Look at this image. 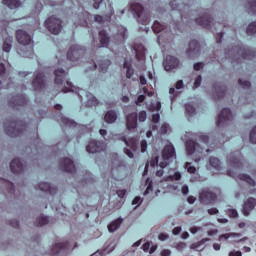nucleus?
Returning <instances> with one entry per match:
<instances>
[{
  "label": "nucleus",
  "instance_id": "obj_1",
  "mask_svg": "<svg viewBox=\"0 0 256 256\" xmlns=\"http://www.w3.org/2000/svg\"><path fill=\"white\" fill-rule=\"evenodd\" d=\"M174 159V146H171V144L164 146V149L162 150V162H159V157H154V159H151V161L146 164L144 167V176H146V173L148 172V166L156 167L159 166V168H166V166L169 165L171 160Z\"/></svg>",
  "mask_w": 256,
  "mask_h": 256
},
{
  "label": "nucleus",
  "instance_id": "obj_57",
  "mask_svg": "<svg viewBox=\"0 0 256 256\" xmlns=\"http://www.w3.org/2000/svg\"><path fill=\"white\" fill-rule=\"evenodd\" d=\"M225 96V87H220L218 90V98H223Z\"/></svg>",
  "mask_w": 256,
  "mask_h": 256
},
{
  "label": "nucleus",
  "instance_id": "obj_25",
  "mask_svg": "<svg viewBox=\"0 0 256 256\" xmlns=\"http://www.w3.org/2000/svg\"><path fill=\"white\" fill-rule=\"evenodd\" d=\"M97 67L100 68V73H106L107 67H110V60H100L98 61V64H95V61H92V67H90V70H95Z\"/></svg>",
  "mask_w": 256,
  "mask_h": 256
},
{
  "label": "nucleus",
  "instance_id": "obj_42",
  "mask_svg": "<svg viewBox=\"0 0 256 256\" xmlns=\"http://www.w3.org/2000/svg\"><path fill=\"white\" fill-rule=\"evenodd\" d=\"M142 249H144V252H147L149 254H154L156 251V247L151 246V242H146L144 245H142Z\"/></svg>",
  "mask_w": 256,
  "mask_h": 256
},
{
  "label": "nucleus",
  "instance_id": "obj_10",
  "mask_svg": "<svg viewBox=\"0 0 256 256\" xmlns=\"http://www.w3.org/2000/svg\"><path fill=\"white\" fill-rule=\"evenodd\" d=\"M44 26L46 27V30H48L49 33H52L53 35H59L61 32V20L54 16L46 18Z\"/></svg>",
  "mask_w": 256,
  "mask_h": 256
},
{
  "label": "nucleus",
  "instance_id": "obj_4",
  "mask_svg": "<svg viewBox=\"0 0 256 256\" xmlns=\"http://www.w3.org/2000/svg\"><path fill=\"white\" fill-rule=\"evenodd\" d=\"M24 131H26V123H23V121L15 120L8 122L6 125V135H8V137H21Z\"/></svg>",
  "mask_w": 256,
  "mask_h": 256
},
{
  "label": "nucleus",
  "instance_id": "obj_36",
  "mask_svg": "<svg viewBox=\"0 0 256 256\" xmlns=\"http://www.w3.org/2000/svg\"><path fill=\"white\" fill-rule=\"evenodd\" d=\"M123 69H126V78L131 79L133 77V68L131 63L123 62Z\"/></svg>",
  "mask_w": 256,
  "mask_h": 256
},
{
  "label": "nucleus",
  "instance_id": "obj_12",
  "mask_svg": "<svg viewBox=\"0 0 256 256\" xmlns=\"http://www.w3.org/2000/svg\"><path fill=\"white\" fill-rule=\"evenodd\" d=\"M233 120V113L230 112L229 108H223L218 114V121H215V125L218 127H223L229 121Z\"/></svg>",
  "mask_w": 256,
  "mask_h": 256
},
{
  "label": "nucleus",
  "instance_id": "obj_54",
  "mask_svg": "<svg viewBox=\"0 0 256 256\" xmlns=\"http://www.w3.org/2000/svg\"><path fill=\"white\" fill-rule=\"evenodd\" d=\"M167 130H168V125L164 124L162 125V127L159 128V134L165 135Z\"/></svg>",
  "mask_w": 256,
  "mask_h": 256
},
{
  "label": "nucleus",
  "instance_id": "obj_55",
  "mask_svg": "<svg viewBox=\"0 0 256 256\" xmlns=\"http://www.w3.org/2000/svg\"><path fill=\"white\" fill-rule=\"evenodd\" d=\"M201 82H202V76H197V78L195 79L194 88L197 89V87H200Z\"/></svg>",
  "mask_w": 256,
  "mask_h": 256
},
{
  "label": "nucleus",
  "instance_id": "obj_46",
  "mask_svg": "<svg viewBox=\"0 0 256 256\" xmlns=\"http://www.w3.org/2000/svg\"><path fill=\"white\" fill-rule=\"evenodd\" d=\"M184 169H187V173H190V174H195V172H196L195 166H191V163H189V162L184 164Z\"/></svg>",
  "mask_w": 256,
  "mask_h": 256
},
{
  "label": "nucleus",
  "instance_id": "obj_50",
  "mask_svg": "<svg viewBox=\"0 0 256 256\" xmlns=\"http://www.w3.org/2000/svg\"><path fill=\"white\" fill-rule=\"evenodd\" d=\"M235 236L234 233H226V234H222L218 237L219 241H223V240H228L230 237Z\"/></svg>",
  "mask_w": 256,
  "mask_h": 256
},
{
  "label": "nucleus",
  "instance_id": "obj_43",
  "mask_svg": "<svg viewBox=\"0 0 256 256\" xmlns=\"http://www.w3.org/2000/svg\"><path fill=\"white\" fill-rule=\"evenodd\" d=\"M246 34L248 36L256 34V22H251V24H248V27L246 28Z\"/></svg>",
  "mask_w": 256,
  "mask_h": 256
},
{
  "label": "nucleus",
  "instance_id": "obj_47",
  "mask_svg": "<svg viewBox=\"0 0 256 256\" xmlns=\"http://www.w3.org/2000/svg\"><path fill=\"white\" fill-rule=\"evenodd\" d=\"M238 85H241V88L243 89H248L249 87H251V82L238 79Z\"/></svg>",
  "mask_w": 256,
  "mask_h": 256
},
{
  "label": "nucleus",
  "instance_id": "obj_53",
  "mask_svg": "<svg viewBox=\"0 0 256 256\" xmlns=\"http://www.w3.org/2000/svg\"><path fill=\"white\" fill-rule=\"evenodd\" d=\"M6 187L8 188V193L13 194V191H14L13 182L6 180Z\"/></svg>",
  "mask_w": 256,
  "mask_h": 256
},
{
  "label": "nucleus",
  "instance_id": "obj_56",
  "mask_svg": "<svg viewBox=\"0 0 256 256\" xmlns=\"http://www.w3.org/2000/svg\"><path fill=\"white\" fill-rule=\"evenodd\" d=\"M184 247H187V245H185L183 242H179V243H177L176 246H174V248H176L177 251H182L184 249Z\"/></svg>",
  "mask_w": 256,
  "mask_h": 256
},
{
  "label": "nucleus",
  "instance_id": "obj_21",
  "mask_svg": "<svg viewBox=\"0 0 256 256\" xmlns=\"http://www.w3.org/2000/svg\"><path fill=\"white\" fill-rule=\"evenodd\" d=\"M45 77L44 73H38L36 74V77L34 78V81L31 82L32 87H34V91H41L45 87Z\"/></svg>",
  "mask_w": 256,
  "mask_h": 256
},
{
  "label": "nucleus",
  "instance_id": "obj_18",
  "mask_svg": "<svg viewBox=\"0 0 256 256\" xmlns=\"http://www.w3.org/2000/svg\"><path fill=\"white\" fill-rule=\"evenodd\" d=\"M242 156L238 152L228 155V165H231L234 169H240L242 166Z\"/></svg>",
  "mask_w": 256,
  "mask_h": 256
},
{
  "label": "nucleus",
  "instance_id": "obj_14",
  "mask_svg": "<svg viewBox=\"0 0 256 256\" xmlns=\"http://www.w3.org/2000/svg\"><path fill=\"white\" fill-rule=\"evenodd\" d=\"M238 55L241 56V59L251 61L253 58L256 57V51L246 48L244 46H240L234 49Z\"/></svg>",
  "mask_w": 256,
  "mask_h": 256
},
{
  "label": "nucleus",
  "instance_id": "obj_40",
  "mask_svg": "<svg viewBox=\"0 0 256 256\" xmlns=\"http://www.w3.org/2000/svg\"><path fill=\"white\" fill-rule=\"evenodd\" d=\"M99 102H97V98L92 96V94L87 95V107H96Z\"/></svg>",
  "mask_w": 256,
  "mask_h": 256
},
{
  "label": "nucleus",
  "instance_id": "obj_5",
  "mask_svg": "<svg viewBox=\"0 0 256 256\" xmlns=\"http://www.w3.org/2000/svg\"><path fill=\"white\" fill-rule=\"evenodd\" d=\"M196 200L200 201V204L202 205H212L217 200V195L211 191L208 190H202L200 192L199 198H195V196H188L187 197V203L193 204Z\"/></svg>",
  "mask_w": 256,
  "mask_h": 256
},
{
  "label": "nucleus",
  "instance_id": "obj_8",
  "mask_svg": "<svg viewBox=\"0 0 256 256\" xmlns=\"http://www.w3.org/2000/svg\"><path fill=\"white\" fill-rule=\"evenodd\" d=\"M16 41H18V44L23 45V47H25L28 52L33 51V41L31 40V35H28L26 31H16Z\"/></svg>",
  "mask_w": 256,
  "mask_h": 256
},
{
  "label": "nucleus",
  "instance_id": "obj_33",
  "mask_svg": "<svg viewBox=\"0 0 256 256\" xmlns=\"http://www.w3.org/2000/svg\"><path fill=\"white\" fill-rule=\"evenodd\" d=\"M248 14L256 16V1H248L246 3Z\"/></svg>",
  "mask_w": 256,
  "mask_h": 256
},
{
  "label": "nucleus",
  "instance_id": "obj_34",
  "mask_svg": "<svg viewBox=\"0 0 256 256\" xmlns=\"http://www.w3.org/2000/svg\"><path fill=\"white\" fill-rule=\"evenodd\" d=\"M3 5H6L8 9L14 10L18 9V7H21V1H4Z\"/></svg>",
  "mask_w": 256,
  "mask_h": 256
},
{
  "label": "nucleus",
  "instance_id": "obj_44",
  "mask_svg": "<svg viewBox=\"0 0 256 256\" xmlns=\"http://www.w3.org/2000/svg\"><path fill=\"white\" fill-rule=\"evenodd\" d=\"M210 167H213V169L220 171V160L215 157H210Z\"/></svg>",
  "mask_w": 256,
  "mask_h": 256
},
{
  "label": "nucleus",
  "instance_id": "obj_41",
  "mask_svg": "<svg viewBox=\"0 0 256 256\" xmlns=\"http://www.w3.org/2000/svg\"><path fill=\"white\" fill-rule=\"evenodd\" d=\"M184 111H186L187 116H195L196 114V110L195 107L192 106L191 104H184Z\"/></svg>",
  "mask_w": 256,
  "mask_h": 256
},
{
  "label": "nucleus",
  "instance_id": "obj_60",
  "mask_svg": "<svg viewBox=\"0 0 256 256\" xmlns=\"http://www.w3.org/2000/svg\"><path fill=\"white\" fill-rule=\"evenodd\" d=\"M147 143L146 140H141V153H146Z\"/></svg>",
  "mask_w": 256,
  "mask_h": 256
},
{
  "label": "nucleus",
  "instance_id": "obj_49",
  "mask_svg": "<svg viewBox=\"0 0 256 256\" xmlns=\"http://www.w3.org/2000/svg\"><path fill=\"white\" fill-rule=\"evenodd\" d=\"M152 185H151V179L146 178V191H144V195H148V192H151Z\"/></svg>",
  "mask_w": 256,
  "mask_h": 256
},
{
  "label": "nucleus",
  "instance_id": "obj_52",
  "mask_svg": "<svg viewBox=\"0 0 256 256\" xmlns=\"http://www.w3.org/2000/svg\"><path fill=\"white\" fill-rule=\"evenodd\" d=\"M146 100V96L138 95L136 98V106H141V103Z\"/></svg>",
  "mask_w": 256,
  "mask_h": 256
},
{
  "label": "nucleus",
  "instance_id": "obj_35",
  "mask_svg": "<svg viewBox=\"0 0 256 256\" xmlns=\"http://www.w3.org/2000/svg\"><path fill=\"white\" fill-rule=\"evenodd\" d=\"M165 27L163 24L159 23V21H154V24L151 25V30L154 31V33L159 34L162 31H164Z\"/></svg>",
  "mask_w": 256,
  "mask_h": 256
},
{
  "label": "nucleus",
  "instance_id": "obj_62",
  "mask_svg": "<svg viewBox=\"0 0 256 256\" xmlns=\"http://www.w3.org/2000/svg\"><path fill=\"white\" fill-rule=\"evenodd\" d=\"M116 194L118 195V198L125 197V190H118L116 191Z\"/></svg>",
  "mask_w": 256,
  "mask_h": 256
},
{
  "label": "nucleus",
  "instance_id": "obj_30",
  "mask_svg": "<svg viewBox=\"0 0 256 256\" xmlns=\"http://www.w3.org/2000/svg\"><path fill=\"white\" fill-rule=\"evenodd\" d=\"M117 119H118V114L115 113V111L110 110L105 113V117H104L105 123L111 124V123H114L115 120Z\"/></svg>",
  "mask_w": 256,
  "mask_h": 256
},
{
  "label": "nucleus",
  "instance_id": "obj_23",
  "mask_svg": "<svg viewBox=\"0 0 256 256\" xmlns=\"http://www.w3.org/2000/svg\"><path fill=\"white\" fill-rule=\"evenodd\" d=\"M57 122H59L60 124H62V126L67 128H77V122L69 120V118L62 116L61 113L57 114Z\"/></svg>",
  "mask_w": 256,
  "mask_h": 256
},
{
  "label": "nucleus",
  "instance_id": "obj_27",
  "mask_svg": "<svg viewBox=\"0 0 256 256\" xmlns=\"http://www.w3.org/2000/svg\"><path fill=\"white\" fill-rule=\"evenodd\" d=\"M99 36H100V43L95 44V48H106L107 44L110 43V38L107 37V34L105 33V31H100L99 32Z\"/></svg>",
  "mask_w": 256,
  "mask_h": 256
},
{
  "label": "nucleus",
  "instance_id": "obj_7",
  "mask_svg": "<svg viewBox=\"0 0 256 256\" xmlns=\"http://www.w3.org/2000/svg\"><path fill=\"white\" fill-rule=\"evenodd\" d=\"M146 121V111L133 112L126 116V129L128 131H133L137 127V122L143 123Z\"/></svg>",
  "mask_w": 256,
  "mask_h": 256
},
{
  "label": "nucleus",
  "instance_id": "obj_24",
  "mask_svg": "<svg viewBox=\"0 0 256 256\" xmlns=\"http://www.w3.org/2000/svg\"><path fill=\"white\" fill-rule=\"evenodd\" d=\"M254 207H256V199L254 198H248L246 202H243V216L248 217Z\"/></svg>",
  "mask_w": 256,
  "mask_h": 256
},
{
  "label": "nucleus",
  "instance_id": "obj_16",
  "mask_svg": "<svg viewBox=\"0 0 256 256\" xmlns=\"http://www.w3.org/2000/svg\"><path fill=\"white\" fill-rule=\"evenodd\" d=\"M8 104L11 105V107L13 108L26 107V105L28 104V100L26 99V95L18 94L16 96H13Z\"/></svg>",
  "mask_w": 256,
  "mask_h": 256
},
{
  "label": "nucleus",
  "instance_id": "obj_11",
  "mask_svg": "<svg viewBox=\"0 0 256 256\" xmlns=\"http://www.w3.org/2000/svg\"><path fill=\"white\" fill-rule=\"evenodd\" d=\"M77 248V243L75 245L69 244V242L54 244L52 248V256H64L67 251Z\"/></svg>",
  "mask_w": 256,
  "mask_h": 256
},
{
  "label": "nucleus",
  "instance_id": "obj_63",
  "mask_svg": "<svg viewBox=\"0 0 256 256\" xmlns=\"http://www.w3.org/2000/svg\"><path fill=\"white\" fill-rule=\"evenodd\" d=\"M208 215H217V209L216 208L208 209Z\"/></svg>",
  "mask_w": 256,
  "mask_h": 256
},
{
  "label": "nucleus",
  "instance_id": "obj_28",
  "mask_svg": "<svg viewBox=\"0 0 256 256\" xmlns=\"http://www.w3.org/2000/svg\"><path fill=\"white\" fill-rule=\"evenodd\" d=\"M200 53V43L197 40L190 41V48L187 49V55H197Z\"/></svg>",
  "mask_w": 256,
  "mask_h": 256
},
{
  "label": "nucleus",
  "instance_id": "obj_61",
  "mask_svg": "<svg viewBox=\"0 0 256 256\" xmlns=\"http://www.w3.org/2000/svg\"><path fill=\"white\" fill-rule=\"evenodd\" d=\"M228 256H242V253H241V251L233 250V251L228 253Z\"/></svg>",
  "mask_w": 256,
  "mask_h": 256
},
{
  "label": "nucleus",
  "instance_id": "obj_2",
  "mask_svg": "<svg viewBox=\"0 0 256 256\" xmlns=\"http://www.w3.org/2000/svg\"><path fill=\"white\" fill-rule=\"evenodd\" d=\"M130 11L133 15V18H136V20L138 21V24L146 26L148 25V22H150L151 15L150 13H148V10L141 6V4H131Z\"/></svg>",
  "mask_w": 256,
  "mask_h": 256
},
{
  "label": "nucleus",
  "instance_id": "obj_15",
  "mask_svg": "<svg viewBox=\"0 0 256 256\" xmlns=\"http://www.w3.org/2000/svg\"><path fill=\"white\" fill-rule=\"evenodd\" d=\"M186 150H187V155H192V154H195L196 152L197 153H202L204 151L206 153L210 152V149L203 150L200 147V144H197V142L192 141V140H187V142H186Z\"/></svg>",
  "mask_w": 256,
  "mask_h": 256
},
{
  "label": "nucleus",
  "instance_id": "obj_39",
  "mask_svg": "<svg viewBox=\"0 0 256 256\" xmlns=\"http://www.w3.org/2000/svg\"><path fill=\"white\" fill-rule=\"evenodd\" d=\"M10 43H13V38L12 37H6V40L3 41V52H10Z\"/></svg>",
  "mask_w": 256,
  "mask_h": 256
},
{
  "label": "nucleus",
  "instance_id": "obj_3",
  "mask_svg": "<svg viewBox=\"0 0 256 256\" xmlns=\"http://www.w3.org/2000/svg\"><path fill=\"white\" fill-rule=\"evenodd\" d=\"M63 83L64 88H62V93L74 92V86L72 85V82L67 81V72L62 69L54 70V84L61 85Z\"/></svg>",
  "mask_w": 256,
  "mask_h": 256
},
{
  "label": "nucleus",
  "instance_id": "obj_17",
  "mask_svg": "<svg viewBox=\"0 0 256 256\" xmlns=\"http://www.w3.org/2000/svg\"><path fill=\"white\" fill-rule=\"evenodd\" d=\"M59 167L62 168V171L69 174H74V171H76V167H74L72 159L69 158L59 159Z\"/></svg>",
  "mask_w": 256,
  "mask_h": 256
},
{
  "label": "nucleus",
  "instance_id": "obj_31",
  "mask_svg": "<svg viewBox=\"0 0 256 256\" xmlns=\"http://www.w3.org/2000/svg\"><path fill=\"white\" fill-rule=\"evenodd\" d=\"M110 17H113V10H110V13H108L105 16L95 15L94 20L95 23H103V22H110Z\"/></svg>",
  "mask_w": 256,
  "mask_h": 256
},
{
  "label": "nucleus",
  "instance_id": "obj_9",
  "mask_svg": "<svg viewBox=\"0 0 256 256\" xmlns=\"http://www.w3.org/2000/svg\"><path fill=\"white\" fill-rule=\"evenodd\" d=\"M82 55H85V49L77 44L72 45L67 51V61L77 62L82 59Z\"/></svg>",
  "mask_w": 256,
  "mask_h": 256
},
{
  "label": "nucleus",
  "instance_id": "obj_13",
  "mask_svg": "<svg viewBox=\"0 0 256 256\" xmlns=\"http://www.w3.org/2000/svg\"><path fill=\"white\" fill-rule=\"evenodd\" d=\"M87 153L95 154L105 152V143L101 141L90 140L86 146Z\"/></svg>",
  "mask_w": 256,
  "mask_h": 256
},
{
  "label": "nucleus",
  "instance_id": "obj_22",
  "mask_svg": "<svg viewBox=\"0 0 256 256\" xmlns=\"http://www.w3.org/2000/svg\"><path fill=\"white\" fill-rule=\"evenodd\" d=\"M227 175H228V177L237 178L240 181L246 182L248 184V186H251V187L256 186V182L253 181V179L246 174H238V176H234L233 172L228 170Z\"/></svg>",
  "mask_w": 256,
  "mask_h": 256
},
{
  "label": "nucleus",
  "instance_id": "obj_26",
  "mask_svg": "<svg viewBox=\"0 0 256 256\" xmlns=\"http://www.w3.org/2000/svg\"><path fill=\"white\" fill-rule=\"evenodd\" d=\"M36 189L39 191H43L45 193H49V195L56 194V188L54 186H51L49 183L41 182L38 186H36Z\"/></svg>",
  "mask_w": 256,
  "mask_h": 256
},
{
  "label": "nucleus",
  "instance_id": "obj_58",
  "mask_svg": "<svg viewBox=\"0 0 256 256\" xmlns=\"http://www.w3.org/2000/svg\"><path fill=\"white\" fill-rule=\"evenodd\" d=\"M202 62H197L194 64V66H192V68H194L195 71H200L202 69Z\"/></svg>",
  "mask_w": 256,
  "mask_h": 256
},
{
  "label": "nucleus",
  "instance_id": "obj_38",
  "mask_svg": "<svg viewBox=\"0 0 256 256\" xmlns=\"http://www.w3.org/2000/svg\"><path fill=\"white\" fill-rule=\"evenodd\" d=\"M197 141H200V143L204 144L205 146L209 145L210 138L206 135H203L202 133L197 134V137H195Z\"/></svg>",
  "mask_w": 256,
  "mask_h": 256
},
{
  "label": "nucleus",
  "instance_id": "obj_45",
  "mask_svg": "<svg viewBox=\"0 0 256 256\" xmlns=\"http://www.w3.org/2000/svg\"><path fill=\"white\" fill-rule=\"evenodd\" d=\"M248 141L256 144V126H254V129H251V133L248 135Z\"/></svg>",
  "mask_w": 256,
  "mask_h": 256
},
{
  "label": "nucleus",
  "instance_id": "obj_64",
  "mask_svg": "<svg viewBox=\"0 0 256 256\" xmlns=\"http://www.w3.org/2000/svg\"><path fill=\"white\" fill-rule=\"evenodd\" d=\"M170 255H171L170 250H167V249L162 250V256H170Z\"/></svg>",
  "mask_w": 256,
  "mask_h": 256
},
{
  "label": "nucleus",
  "instance_id": "obj_6",
  "mask_svg": "<svg viewBox=\"0 0 256 256\" xmlns=\"http://www.w3.org/2000/svg\"><path fill=\"white\" fill-rule=\"evenodd\" d=\"M197 13L200 14V17L195 19L197 26H200L206 30H211L215 26V22H212V17H210V10L200 9L197 10Z\"/></svg>",
  "mask_w": 256,
  "mask_h": 256
},
{
  "label": "nucleus",
  "instance_id": "obj_51",
  "mask_svg": "<svg viewBox=\"0 0 256 256\" xmlns=\"http://www.w3.org/2000/svg\"><path fill=\"white\" fill-rule=\"evenodd\" d=\"M227 215L228 217L236 218L238 217V211H235V209H228Z\"/></svg>",
  "mask_w": 256,
  "mask_h": 256
},
{
  "label": "nucleus",
  "instance_id": "obj_32",
  "mask_svg": "<svg viewBox=\"0 0 256 256\" xmlns=\"http://www.w3.org/2000/svg\"><path fill=\"white\" fill-rule=\"evenodd\" d=\"M121 224H123V218L116 219V221H113L108 225V232L113 233L117 231Z\"/></svg>",
  "mask_w": 256,
  "mask_h": 256
},
{
  "label": "nucleus",
  "instance_id": "obj_19",
  "mask_svg": "<svg viewBox=\"0 0 256 256\" xmlns=\"http://www.w3.org/2000/svg\"><path fill=\"white\" fill-rule=\"evenodd\" d=\"M26 169V164H24L21 159H13L11 160V173L15 175H19L23 173V170Z\"/></svg>",
  "mask_w": 256,
  "mask_h": 256
},
{
  "label": "nucleus",
  "instance_id": "obj_37",
  "mask_svg": "<svg viewBox=\"0 0 256 256\" xmlns=\"http://www.w3.org/2000/svg\"><path fill=\"white\" fill-rule=\"evenodd\" d=\"M46 224H49V218L46 216H39L36 218V227H42Z\"/></svg>",
  "mask_w": 256,
  "mask_h": 256
},
{
  "label": "nucleus",
  "instance_id": "obj_20",
  "mask_svg": "<svg viewBox=\"0 0 256 256\" xmlns=\"http://www.w3.org/2000/svg\"><path fill=\"white\" fill-rule=\"evenodd\" d=\"M179 67V60L174 56L167 55V58L164 59V71H171Z\"/></svg>",
  "mask_w": 256,
  "mask_h": 256
},
{
  "label": "nucleus",
  "instance_id": "obj_59",
  "mask_svg": "<svg viewBox=\"0 0 256 256\" xmlns=\"http://www.w3.org/2000/svg\"><path fill=\"white\" fill-rule=\"evenodd\" d=\"M180 232H182V227H174V229H172V234L174 236L179 235Z\"/></svg>",
  "mask_w": 256,
  "mask_h": 256
},
{
  "label": "nucleus",
  "instance_id": "obj_29",
  "mask_svg": "<svg viewBox=\"0 0 256 256\" xmlns=\"http://www.w3.org/2000/svg\"><path fill=\"white\" fill-rule=\"evenodd\" d=\"M80 20H78L77 25H80L81 27H87V21H90V13L88 12H82L80 14Z\"/></svg>",
  "mask_w": 256,
  "mask_h": 256
},
{
  "label": "nucleus",
  "instance_id": "obj_48",
  "mask_svg": "<svg viewBox=\"0 0 256 256\" xmlns=\"http://www.w3.org/2000/svg\"><path fill=\"white\" fill-rule=\"evenodd\" d=\"M179 179H182V174L179 172H174V175L169 176V181H179Z\"/></svg>",
  "mask_w": 256,
  "mask_h": 256
}]
</instances>
